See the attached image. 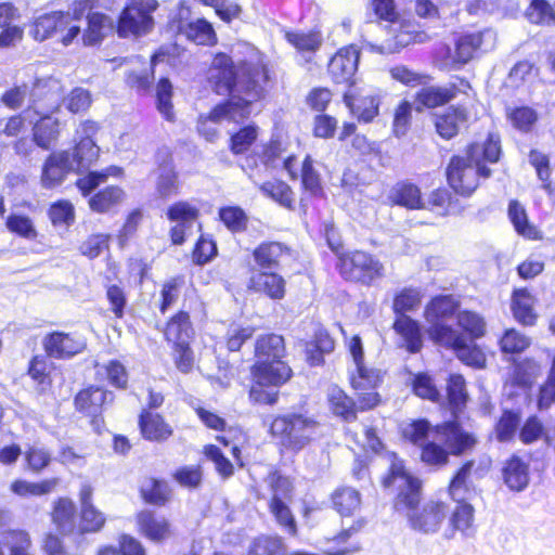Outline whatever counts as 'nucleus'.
Listing matches in <instances>:
<instances>
[{
	"mask_svg": "<svg viewBox=\"0 0 555 555\" xmlns=\"http://www.w3.org/2000/svg\"><path fill=\"white\" fill-rule=\"evenodd\" d=\"M270 79V70L264 64L247 59L235 62L228 53L217 52L209 67L208 81L214 93L224 98L206 115H199L198 133L212 143L218 139L219 131L208 121L241 124L248 120L254 104L266 99Z\"/></svg>",
	"mask_w": 555,
	"mask_h": 555,
	"instance_id": "nucleus-1",
	"label": "nucleus"
},
{
	"mask_svg": "<svg viewBox=\"0 0 555 555\" xmlns=\"http://www.w3.org/2000/svg\"><path fill=\"white\" fill-rule=\"evenodd\" d=\"M503 157L501 135L496 131H488L483 140L469 142L464 149V155L454 154L450 157L444 168L449 188L461 197L469 198L481 181L492 177L491 166L501 163Z\"/></svg>",
	"mask_w": 555,
	"mask_h": 555,
	"instance_id": "nucleus-2",
	"label": "nucleus"
},
{
	"mask_svg": "<svg viewBox=\"0 0 555 555\" xmlns=\"http://www.w3.org/2000/svg\"><path fill=\"white\" fill-rule=\"evenodd\" d=\"M384 491L395 493L392 508L399 514L418 509L423 500V480L410 469L396 452L390 454V465L380 478Z\"/></svg>",
	"mask_w": 555,
	"mask_h": 555,
	"instance_id": "nucleus-3",
	"label": "nucleus"
},
{
	"mask_svg": "<svg viewBox=\"0 0 555 555\" xmlns=\"http://www.w3.org/2000/svg\"><path fill=\"white\" fill-rule=\"evenodd\" d=\"M249 376L250 403L274 406L280 400V389L292 380L294 371L286 360L254 361Z\"/></svg>",
	"mask_w": 555,
	"mask_h": 555,
	"instance_id": "nucleus-4",
	"label": "nucleus"
},
{
	"mask_svg": "<svg viewBox=\"0 0 555 555\" xmlns=\"http://www.w3.org/2000/svg\"><path fill=\"white\" fill-rule=\"evenodd\" d=\"M319 425L314 416L289 412L271 416L268 431L282 448L297 454L312 442Z\"/></svg>",
	"mask_w": 555,
	"mask_h": 555,
	"instance_id": "nucleus-5",
	"label": "nucleus"
},
{
	"mask_svg": "<svg viewBox=\"0 0 555 555\" xmlns=\"http://www.w3.org/2000/svg\"><path fill=\"white\" fill-rule=\"evenodd\" d=\"M462 310V301L454 294L440 293L431 296L423 311L431 338L443 341L453 333V323Z\"/></svg>",
	"mask_w": 555,
	"mask_h": 555,
	"instance_id": "nucleus-6",
	"label": "nucleus"
},
{
	"mask_svg": "<svg viewBox=\"0 0 555 555\" xmlns=\"http://www.w3.org/2000/svg\"><path fill=\"white\" fill-rule=\"evenodd\" d=\"M158 7L157 0H127L115 25L118 37H142L152 31L155 25L154 12Z\"/></svg>",
	"mask_w": 555,
	"mask_h": 555,
	"instance_id": "nucleus-7",
	"label": "nucleus"
},
{
	"mask_svg": "<svg viewBox=\"0 0 555 555\" xmlns=\"http://www.w3.org/2000/svg\"><path fill=\"white\" fill-rule=\"evenodd\" d=\"M337 269L345 280L367 286L384 276L383 263L372 254L362 250H354L340 256Z\"/></svg>",
	"mask_w": 555,
	"mask_h": 555,
	"instance_id": "nucleus-8",
	"label": "nucleus"
},
{
	"mask_svg": "<svg viewBox=\"0 0 555 555\" xmlns=\"http://www.w3.org/2000/svg\"><path fill=\"white\" fill-rule=\"evenodd\" d=\"M470 83L465 77L454 76L446 85H423L413 95L414 109L418 113L450 104L460 93H466Z\"/></svg>",
	"mask_w": 555,
	"mask_h": 555,
	"instance_id": "nucleus-9",
	"label": "nucleus"
},
{
	"mask_svg": "<svg viewBox=\"0 0 555 555\" xmlns=\"http://www.w3.org/2000/svg\"><path fill=\"white\" fill-rule=\"evenodd\" d=\"M113 29L114 21L112 16L99 11L88 15L85 29H81L78 24L69 26L67 31L62 35L60 41L64 47H69L81 36L83 47L100 48Z\"/></svg>",
	"mask_w": 555,
	"mask_h": 555,
	"instance_id": "nucleus-10",
	"label": "nucleus"
},
{
	"mask_svg": "<svg viewBox=\"0 0 555 555\" xmlns=\"http://www.w3.org/2000/svg\"><path fill=\"white\" fill-rule=\"evenodd\" d=\"M165 217L170 223H175L168 232L169 241L173 246H182L188 241L196 222L199 230L202 229V223L198 222L199 207L186 199H179L168 205Z\"/></svg>",
	"mask_w": 555,
	"mask_h": 555,
	"instance_id": "nucleus-11",
	"label": "nucleus"
},
{
	"mask_svg": "<svg viewBox=\"0 0 555 555\" xmlns=\"http://www.w3.org/2000/svg\"><path fill=\"white\" fill-rule=\"evenodd\" d=\"M155 197L163 202L180 194L181 181L172 152L164 146L155 153Z\"/></svg>",
	"mask_w": 555,
	"mask_h": 555,
	"instance_id": "nucleus-12",
	"label": "nucleus"
},
{
	"mask_svg": "<svg viewBox=\"0 0 555 555\" xmlns=\"http://www.w3.org/2000/svg\"><path fill=\"white\" fill-rule=\"evenodd\" d=\"M103 184H91L87 188L80 184V178L78 177L75 181L80 195L87 199L89 209L92 212L104 215V214H116L119 206L126 199V192L118 185H104Z\"/></svg>",
	"mask_w": 555,
	"mask_h": 555,
	"instance_id": "nucleus-13",
	"label": "nucleus"
},
{
	"mask_svg": "<svg viewBox=\"0 0 555 555\" xmlns=\"http://www.w3.org/2000/svg\"><path fill=\"white\" fill-rule=\"evenodd\" d=\"M361 60V49L352 43L339 49L328 61L327 72L332 80L339 85L344 83L346 89L358 85L357 73Z\"/></svg>",
	"mask_w": 555,
	"mask_h": 555,
	"instance_id": "nucleus-14",
	"label": "nucleus"
},
{
	"mask_svg": "<svg viewBox=\"0 0 555 555\" xmlns=\"http://www.w3.org/2000/svg\"><path fill=\"white\" fill-rule=\"evenodd\" d=\"M47 357L55 360H69L87 348L86 337L78 332L51 331L41 340Z\"/></svg>",
	"mask_w": 555,
	"mask_h": 555,
	"instance_id": "nucleus-15",
	"label": "nucleus"
},
{
	"mask_svg": "<svg viewBox=\"0 0 555 555\" xmlns=\"http://www.w3.org/2000/svg\"><path fill=\"white\" fill-rule=\"evenodd\" d=\"M495 33L490 28L463 31L454 38L453 62L457 67L469 63L479 50L487 52L493 47Z\"/></svg>",
	"mask_w": 555,
	"mask_h": 555,
	"instance_id": "nucleus-16",
	"label": "nucleus"
},
{
	"mask_svg": "<svg viewBox=\"0 0 555 555\" xmlns=\"http://www.w3.org/2000/svg\"><path fill=\"white\" fill-rule=\"evenodd\" d=\"M245 287L251 295L263 296L274 302L282 301L287 294L286 279L275 270H247Z\"/></svg>",
	"mask_w": 555,
	"mask_h": 555,
	"instance_id": "nucleus-17",
	"label": "nucleus"
},
{
	"mask_svg": "<svg viewBox=\"0 0 555 555\" xmlns=\"http://www.w3.org/2000/svg\"><path fill=\"white\" fill-rule=\"evenodd\" d=\"M436 438H441L450 456L469 454L478 443L476 435L464 428L455 420L443 421L436 425Z\"/></svg>",
	"mask_w": 555,
	"mask_h": 555,
	"instance_id": "nucleus-18",
	"label": "nucleus"
},
{
	"mask_svg": "<svg viewBox=\"0 0 555 555\" xmlns=\"http://www.w3.org/2000/svg\"><path fill=\"white\" fill-rule=\"evenodd\" d=\"M294 250L286 243L279 241H263L251 250V262L247 270H279L283 260L294 259Z\"/></svg>",
	"mask_w": 555,
	"mask_h": 555,
	"instance_id": "nucleus-19",
	"label": "nucleus"
},
{
	"mask_svg": "<svg viewBox=\"0 0 555 555\" xmlns=\"http://www.w3.org/2000/svg\"><path fill=\"white\" fill-rule=\"evenodd\" d=\"M487 334L485 317L470 309H462L453 323V333L443 343L454 344L467 340H479Z\"/></svg>",
	"mask_w": 555,
	"mask_h": 555,
	"instance_id": "nucleus-20",
	"label": "nucleus"
},
{
	"mask_svg": "<svg viewBox=\"0 0 555 555\" xmlns=\"http://www.w3.org/2000/svg\"><path fill=\"white\" fill-rule=\"evenodd\" d=\"M75 410L90 418L103 414L106 405L113 403L115 393L100 385H87L74 396Z\"/></svg>",
	"mask_w": 555,
	"mask_h": 555,
	"instance_id": "nucleus-21",
	"label": "nucleus"
},
{
	"mask_svg": "<svg viewBox=\"0 0 555 555\" xmlns=\"http://www.w3.org/2000/svg\"><path fill=\"white\" fill-rule=\"evenodd\" d=\"M73 171L77 172V169L68 158L67 151L51 153L41 166L40 184L46 190H53L62 185Z\"/></svg>",
	"mask_w": 555,
	"mask_h": 555,
	"instance_id": "nucleus-22",
	"label": "nucleus"
},
{
	"mask_svg": "<svg viewBox=\"0 0 555 555\" xmlns=\"http://www.w3.org/2000/svg\"><path fill=\"white\" fill-rule=\"evenodd\" d=\"M343 102L359 122L369 124L379 115L380 96L362 95L357 86L343 92Z\"/></svg>",
	"mask_w": 555,
	"mask_h": 555,
	"instance_id": "nucleus-23",
	"label": "nucleus"
},
{
	"mask_svg": "<svg viewBox=\"0 0 555 555\" xmlns=\"http://www.w3.org/2000/svg\"><path fill=\"white\" fill-rule=\"evenodd\" d=\"M305 361L310 367L325 364V357L334 352L336 343L328 330L319 325L310 339L302 340Z\"/></svg>",
	"mask_w": 555,
	"mask_h": 555,
	"instance_id": "nucleus-24",
	"label": "nucleus"
},
{
	"mask_svg": "<svg viewBox=\"0 0 555 555\" xmlns=\"http://www.w3.org/2000/svg\"><path fill=\"white\" fill-rule=\"evenodd\" d=\"M138 428L141 437L150 442L163 443L173 435V428L165 417L147 409H142L139 413Z\"/></svg>",
	"mask_w": 555,
	"mask_h": 555,
	"instance_id": "nucleus-25",
	"label": "nucleus"
},
{
	"mask_svg": "<svg viewBox=\"0 0 555 555\" xmlns=\"http://www.w3.org/2000/svg\"><path fill=\"white\" fill-rule=\"evenodd\" d=\"M446 517V505L442 502H430L415 509L406 517L410 527L423 533H435Z\"/></svg>",
	"mask_w": 555,
	"mask_h": 555,
	"instance_id": "nucleus-26",
	"label": "nucleus"
},
{
	"mask_svg": "<svg viewBox=\"0 0 555 555\" xmlns=\"http://www.w3.org/2000/svg\"><path fill=\"white\" fill-rule=\"evenodd\" d=\"M392 330L400 338V347L409 353L421 351L424 341V324L417 320L408 317L395 318Z\"/></svg>",
	"mask_w": 555,
	"mask_h": 555,
	"instance_id": "nucleus-27",
	"label": "nucleus"
},
{
	"mask_svg": "<svg viewBox=\"0 0 555 555\" xmlns=\"http://www.w3.org/2000/svg\"><path fill=\"white\" fill-rule=\"evenodd\" d=\"M503 483L513 492H522L530 483V464L520 455L513 453L501 468Z\"/></svg>",
	"mask_w": 555,
	"mask_h": 555,
	"instance_id": "nucleus-28",
	"label": "nucleus"
},
{
	"mask_svg": "<svg viewBox=\"0 0 555 555\" xmlns=\"http://www.w3.org/2000/svg\"><path fill=\"white\" fill-rule=\"evenodd\" d=\"M64 10H54L37 16L30 26L29 34L39 42L53 38L56 34L67 31L70 26L67 23Z\"/></svg>",
	"mask_w": 555,
	"mask_h": 555,
	"instance_id": "nucleus-29",
	"label": "nucleus"
},
{
	"mask_svg": "<svg viewBox=\"0 0 555 555\" xmlns=\"http://www.w3.org/2000/svg\"><path fill=\"white\" fill-rule=\"evenodd\" d=\"M139 532L147 540L162 544L172 535V525L166 517H157L155 512L141 511L137 514Z\"/></svg>",
	"mask_w": 555,
	"mask_h": 555,
	"instance_id": "nucleus-30",
	"label": "nucleus"
},
{
	"mask_svg": "<svg viewBox=\"0 0 555 555\" xmlns=\"http://www.w3.org/2000/svg\"><path fill=\"white\" fill-rule=\"evenodd\" d=\"M388 201L391 206L408 210H418L427 207L421 188L410 180H401L393 184L389 190Z\"/></svg>",
	"mask_w": 555,
	"mask_h": 555,
	"instance_id": "nucleus-31",
	"label": "nucleus"
},
{
	"mask_svg": "<svg viewBox=\"0 0 555 555\" xmlns=\"http://www.w3.org/2000/svg\"><path fill=\"white\" fill-rule=\"evenodd\" d=\"M139 495L145 505L164 507L172 501L173 490L164 477L151 476L140 485Z\"/></svg>",
	"mask_w": 555,
	"mask_h": 555,
	"instance_id": "nucleus-32",
	"label": "nucleus"
},
{
	"mask_svg": "<svg viewBox=\"0 0 555 555\" xmlns=\"http://www.w3.org/2000/svg\"><path fill=\"white\" fill-rule=\"evenodd\" d=\"M60 119L52 114H41L33 122L30 135H33L36 146L42 151H52L57 144L60 137Z\"/></svg>",
	"mask_w": 555,
	"mask_h": 555,
	"instance_id": "nucleus-33",
	"label": "nucleus"
},
{
	"mask_svg": "<svg viewBox=\"0 0 555 555\" xmlns=\"http://www.w3.org/2000/svg\"><path fill=\"white\" fill-rule=\"evenodd\" d=\"M467 119L468 112L463 105H449L443 113L434 115L436 133L444 140H451L459 134L461 124Z\"/></svg>",
	"mask_w": 555,
	"mask_h": 555,
	"instance_id": "nucleus-34",
	"label": "nucleus"
},
{
	"mask_svg": "<svg viewBox=\"0 0 555 555\" xmlns=\"http://www.w3.org/2000/svg\"><path fill=\"white\" fill-rule=\"evenodd\" d=\"M254 361H283L287 357L286 341L283 335L266 333L257 336L254 345Z\"/></svg>",
	"mask_w": 555,
	"mask_h": 555,
	"instance_id": "nucleus-35",
	"label": "nucleus"
},
{
	"mask_svg": "<svg viewBox=\"0 0 555 555\" xmlns=\"http://www.w3.org/2000/svg\"><path fill=\"white\" fill-rule=\"evenodd\" d=\"M327 404L331 413L344 423L358 420V403L344 389L333 385L327 392Z\"/></svg>",
	"mask_w": 555,
	"mask_h": 555,
	"instance_id": "nucleus-36",
	"label": "nucleus"
},
{
	"mask_svg": "<svg viewBox=\"0 0 555 555\" xmlns=\"http://www.w3.org/2000/svg\"><path fill=\"white\" fill-rule=\"evenodd\" d=\"M404 370L408 375L405 385L414 396L433 402H437L442 398L441 390L437 387L434 375L428 371L413 372L408 366Z\"/></svg>",
	"mask_w": 555,
	"mask_h": 555,
	"instance_id": "nucleus-37",
	"label": "nucleus"
},
{
	"mask_svg": "<svg viewBox=\"0 0 555 555\" xmlns=\"http://www.w3.org/2000/svg\"><path fill=\"white\" fill-rule=\"evenodd\" d=\"M509 373V384L513 388L526 393L533 387L540 374L541 366L532 358H524L513 362Z\"/></svg>",
	"mask_w": 555,
	"mask_h": 555,
	"instance_id": "nucleus-38",
	"label": "nucleus"
},
{
	"mask_svg": "<svg viewBox=\"0 0 555 555\" xmlns=\"http://www.w3.org/2000/svg\"><path fill=\"white\" fill-rule=\"evenodd\" d=\"M52 520L60 534L77 533L78 511L75 502L68 498H59L53 504Z\"/></svg>",
	"mask_w": 555,
	"mask_h": 555,
	"instance_id": "nucleus-39",
	"label": "nucleus"
},
{
	"mask_svg": "<svg viewBox=\"0 0 555 555\" xmlns=\"http://www.w3.org/2000/svg\"><path fill=\"white\" fill-rule=\"evenodd\" d=\"M177 30L185 36L188 41L199 46H212L217 41V34L212 24L205 17L184 21L177 25Z\"/></svg>",
	"mask_w": 555,
	"mask_h": 555,
	"instance_id": "nucleus-40",
	"label": "nucleus"
},
{
	"mask_svg": "<svg viewBox=\"0 0 555 555\" xmlns=\"http://www.w3.org/2000/svg\"><path fill=\"white\" fill-rule=\"evenodd\" d=\"M175 94V87L168 75H160L155 80L154 91L151 95L154 99L156 111L167 121L175 120V111L172 98Z\"/></svg>",
	"mask_w": 555,
	"mask_h": 555,
	"instance_id": "nucleus-41",
	"label": "nucleus"
},
{
	"mask_svg": "<svg viewBox=\"0 0 555 555\" xmlns=\"http://www.w3.org/2000/svg\"><path fill=\"white\" fill-rule=\"evenodd\" d=\"M68 158L77 169L79 176L94 164L100 154L95 139L79 138L72 150H66Z\"/></svg>",
	"mask_w": 555,
	"mask_h": 555,
	"instance_id": "nucleus-42",
	"label": "nucleus"
},
{
	"mask_svg": "<svg viewBox=\"0 0 555 555\" xmlns=\"http://www.w3.org/2000/svg\"><path fill=\"white\" fill-rule=\"evenodd\" d=\"M423 297L421 287L409 285L397 289L391 304L395 318L408 317L409 313L416 312L422 306Z\"/></svg>",
	"mask_w": 555,
	"mask_h": 555,
	"instance_id": "nucleus-43",
	"label": "nucleus"
},
{
	"mask_svg": "<svg viewBox=\"0 0 555 555\" xmlns=\"http://www.w3.org/2000/svg\"><path fill=\"white\" fill-rule=\"evenodd\" d=\"M420 449V461L430 470H439L450 462V454L441 438H436V434Z\"/></svg>",
	"mask_w": 555,
	"mask_h": 555,
	"instance_id": "nucleus-44",
	"label": "nucleus"
},
{
	"mask_svg": "<svg viewBox=\"0 0 555 555\" xmlns=\"http://www.w3.org/2000/svg\"><path fill=\"white\" fill-rule=\"evenodd\" d=\"M185 54L186 49L177 42L163 43L152 52L150 61L152 67H157L164 63L172 72L178 73L185 65Z\"/></svg>",
	"mask_w": 555,
	"mask_h": 555,
	"instance_id": "nucleus-45",
	"label": "nucleus"
},
{
	"mask_svg": "<svg viewBox=\"0 0 555 555\" xmlns=\"http://www.w3.org/2000/svg\"><path fill=\"white\" fill-rule=\"evenodd\" d=\"M242 121L237 130L229 131L228 147L233 155L247 153L256 143L260 128L255 121Z\"/></svg>",
	"mask_w": 555,
	"mask_h": 555,
	"instance_id": "nucleus-46",
	"label": "nucleus"
},
{
	"mask_svg": "<svg viewBox=\"0 0 555 555\" xmlns=\"http://www.w3.org/2000/svg\"><path fill=\"white\" fill-rule=\"evenodd\" d=\"M271 491L269 502H292L295 494V478L286 475L279 468H271L264 478Z\"/></svg>",
	"mask_w": 555,
	"mask_h": 555,
	"instance_id": "nucleus-47",
	"label": "nucleus"
},
{
	"mask_svg": "<svg viewBox=\"0 0 555 555\" xmlns=\"http://www.w3.org/2000/svg\"><path fill=\"white\" fill-rule=\"evenodd\" d=\"M399 433L403 441L420 448L436 434V425L434 426L426 417H418L402 423Z\"/></svg>",
	"mask_w": 555,
	"mask_h": 555,
	"instance_id": "nucleus-48",
	"label": "nucleus"
},
{
	"mask_svg": "<svg viewBox=\"0 0 555 555\" xmlns=\"http://www.w3.org/2000/svg\"><path fill=\"white\" fill-rule=\"evenodd\" d=\"M163 332L168 343L189 341L194 336L190 313L181 309L172 314L166 322Z\"/></svg>",
	"mask_w": 555,
	"mask_h": 555,
	"instance_id": "nucleus-49",
	"label": "nucleus"
},
{
	"mask_svg": "<svg viewBox=\"0 0 555 555\" xmlns=\"http://www.w3.org/2000/svg\"><path fill=\"white\" fill-rule=\"evenodd\" d=\"M530 339L515 328H506L499 338V347L505 361L513 363L529 348Z\"/></svg>",
	"mask_w": 555,
	"mask_h": 555,
	"instance_id": "nucleus-50",
	"label": "nucleus"
},
{
	"mask_svg": "<svg viewBox=\"0 0 555 555\" xmlns=\"http://www.w3.org/2000/svg\"><path fill=\"white\" fill-rule=\"evenodd\" d=\"M217 220L232 234L243 233L247 230L249 216L237 205H222L217 210Z\"/></svg>",
	"mask_w": 555,
	"mask_h": 555,
	"instance_id": "nucleus-51",
	"label": "nucleus"
},
{
	"mask_svg": "<svg viewBox=\"0 0 555 555\" xmlns=\"http://www.w3.org/2000/svg\"><path fill=\"white\" fill-rule=\"evenodd\" d=\"M59 483V478H44L38 481H29L23 478L14 479L10 490L21 498L43 496L51 493Z\"/></svg>",
	"mask_w": 555,
	"mask_h": 555,
	"instance_id": "nucleus-52",
	"label": "nucleus"
},
{
	"mask_svg": "<svg viewBox=\"0 0 555 555\" xmlns=\"http://www.w3.org/2000/svg\"><path fill=\"white\" fill-rule=\"evenodd\" d=\"M314 163L312 156L306 154L300 168V184L302 191L311 197H322L324 195V183Z\"/></svg>",
	"mask_w": 555,
	"mask_h": 555,
	"instance_id": "nucleus-53",
	"label": "nucleus"
},
{
	"mask_svg": "<svg viewBox=\"0 0 555 555\" xmlns=\"http://www.w3.org/2000/svg\"><path fill=\"white\" fill-rule=\"evenodd\" d=\"M469 399L466 380L460 373H450L446 385V402L450 409L461 411Z\"/></svg>",
	"mask_w": 555,
	"mask_h": 555,
	"instance_id": "nucleus-54",
	"label": "nucleus"
},
{
	"mask_svg": "<svg viewBox=\"0 0 555 555\" xmlns=\"http://www.w3.org/2000/svg\"><path fill=\"white\" fill-rule=\"evenodd\" d=\"M474 467L475 461L466 460L453 473L448 486L449 495L453 501H457L459 498L466 496V494L470 492L473 488L470 475Z\"/></svg>",
	"mask_w": 555,
	"mask_h": 555,
	"instance_id": "nucleus-55",
	"label": "nucleus"
},
{
	"mask_svg": "<svg viewBox=\"0 0 555 555\" xmlns=\"http://www.w3.org/2000/svg\"><path fill=\"white\" fill-rule=\"evenodd\" d=\"M288 547L279 534H259L255 537L247 550V555H286Z\"/></svg>",
	"mask_w": 555,
	"mask_h": 555,
	"instance_id": "nucleus-56",
	"label": "nucleus"
},
{
	"mask_svg": "<svg viewBox=\"0 0 555 555\" xmlns=\"http://www.w3.org/2000/svg\"><path fill=\"white\" fill-rule=\"evenodd\" d=\"M511 311L514 319L522 325H533L537 321L531 296L526 289H515L511 299Z\"/></svg>",
	"mask_w": 555,
	"mask_h": 555,
	"instance_id": "nucleus-57",
	"label": "nucleus"
},
{
	"mask_svg": "<svg viewBox=\"0 0 555 555\" xmlns=\"http://www.w3.org/2000/svg\"><path fill=\"white\" fill-rule=\"evenodd\" d=\"M457 504L449 517V525L453 531H461L464 537H470L469 530L475 518V508L466 496L459 498Z\"/></svg>",
	"mask_w": 555,
	"mask_h": 555,
	"instance_id": "nucleus-58",
	"label": "nucleus"
},
{
	"mask_svg": "<svg viewBox=\"0 0 555 555\" xmlns=\"http://www.w3.org/2000/svg\"><path fill=\"white\" fill-rule=\"evenodd\" d=\"M7 230L17 237L35 241L38 237L34 220L25 212L11 211L4 221Z\"/></svg>",
	"mask_w": 555,
	"mask_h": 555,
	"instance_id": "nucleus-59",
	"label": "nucleus"
},
{
	"mask_svg": "<svg viewBox=\"0 0 555 555\" xmlns=\"http://www.w3.org/2000/svg\"><path fill=\"white\" fill-rule=\"evenodd\" d=\"M477 341L467 340L451 345L459 350V358L464 364L475 370H482L487 366V352L486 347Z\"/></svg>",
	"mask_w": 555,
	"mask_h": 555,
	"instance_id": "nucleus-60",
	"label": "nucleus"
},
{
	"mask_svg": "<svg viewBox=\"0 0 555 555\" xmlns=\"http://www.w3.org/2000/svg\"><path fill=\"white\" fill-rule=\"evenodd\" d=\"M259 190L262 195L272 199L281 207H284L289 210H294L295 208V199L294 192L292 188L283 180L275 181H266L260 186Z\"/></svg>",
	"mask_w": 555,
	"mask_h": 555,
	"instance_id": "nucleus-61",
	"label": "nucleus"
},
{
	"mask_svg": "<svg viewBox=\"0 0 555 555\" xmlns=\"http://www.w3.org/2000/svg\"><path fill=\"white\" fill-rule=\"evenodd\" d=\"M156 80V67H152L150 63L149 68L140 70L131 69L126 74V82L134 89L140 96H150L151 92L154 91V85Z\"/></svg>",
	"mask_w": 555,
	"mask_h": 555,
	"instance_id": "nucleus-62",
	"label": "nucleus"
},
{
	"mask_svg": "<svg viewBox=\"0 0 555 555\" xmlns=\"http://www.w3.org/2000/svg\"><path fill=\"white\" fill-rule=\"evenodd\" d=\"M285 39L301 54L315 53L322 43L320 34L314 30H287L285 31Z\"/></svg>",
	"mask_w": 555,
	"mask_h": 555,
	"instance_id": "nucleus-63",
	"label": "nucleus"
},
{
	"mask_svg": "<svg viewBox=\"0 0 555 555\" xmlns=\"http://www.w3.org/2000/svg\"><path fill=\"white\" fill-rule=\"evenodd\" d=\"M525 16L532 24L555 26V2L552 5L548 0H530Z\"/></svg>",
	"mask_w": 555,
	"mask_h": 555,
	"instance_id": "nucleus-64",
	"label": "nucleus"
}]
</instances>
